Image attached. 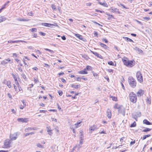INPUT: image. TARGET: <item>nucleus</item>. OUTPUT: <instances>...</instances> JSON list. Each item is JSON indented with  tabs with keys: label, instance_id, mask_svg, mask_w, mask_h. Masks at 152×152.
Masks as SVG:
<instances>
[{
	"label": "nucleus",
	"instance_id": "1",
	"mask_svg": "<svg viewBox=\"0 0 152 152\" xmlns=\"http://www.w3.org/2000/svg\"><path fill=\"white\" fill-rule=\"evenodd\" d=\"M122 61L124 64L128 67H132L135 64V61L134 60L129 61L127 58H125L122 59Z\"/></svg>",
	"mask_w": 152,
	"mask_h": 152
},
{
	"label": "nucleus",
	"instance_id": "2",
	"mask_svg": "<svg viewBox=\"0 0 152 152\" xmlns=\"http://www.w3.org/2000/svg\"><path fill=\"white\" fill-rule=\"evenodd\" d=\"M115 108L118 110V112L119 113H121L124 115H125V109L123 106L118 104H116L115 105Z\"/></svg>",
	"mask_w": 152,
	"mask_h": 152
},
{
	"label": "nucleus",
	"instance_id": "3",
	"mask_svg": "<svg viewBox=\"0 0 152 152\" xmlns=\"http://www.w3.org/2000/svg\"><path fill=\"white\" fill-rule=\"evenodd\" d=\"M128 82L130 86L132 88H134L137 84L136 80L133 77L130 76L128 78Z\"/></svg>",
	"mask_w": 152,
	"mask_h": 152
},
{
	"label": "nucleus",
	"instance_id": "4",
	"mask_svg": "<svg viewBox=\"0 0 152 152\" xmlns=\"http://www.w3.org/2000/svg\"><path fill=\"white\" fill-rule=\"evenodd\" d=\"M129 98L130 101L133 103H135L137 100L136 94L133 92H131L129 94Z\"/></svg>",
	"mask_w": 152,
	"mask_h": 152
},
{
	"label": "nucleus",
	"instance_id": "5",
	"mask_svg": "<svg viewBox=\"0 0 152 152\" xmlns=\"http://www.w3.org/2000/svg\"><path fill=\"white\" fill-rule=\"evenodd\" d=\"M12 141L9 139H7L4 142V148H10L11 146Z\"/></svg>",
	"mask_w": 152,
	"mask_h": 152
},
{
	"label": "nucleus",
	"instance_id": "6",
	"mask_svg": "<svg viewBox=\"0 0 152 152\" xmlns=\"http://www.w3.org/2000/svg\"><path fill=\"white\" fill-rule=\"evenodd\" d=\"M136 77L138 81L140 83L143 81V77L140 72L138 71L136 73Z\"/></svg>",
	"mask_w": 152,
	"mask_h": 152
},
{
	"label": "nucleus",
	"instance_id": "7",
	"mask_svg": "<svg viewBox=\"0 0 152 152\" xmlns=\"http://www.w3.org/2000/svg\"><path fill=\"white\" fill-rule=\"evenodd\" d=\"M41 24L44 26L50 27L51 28H53L54 26L58 27V25L56 23H55L54 24H52L50 23H42Z\"/></svg>",
	"mask_w": 152,
	"mask_h": 152
},
{
	"label": "nucleus",
	"instance_id": "8",
	"mask_svg": "<svg viewBox=\"0 0 152 152\" xmlns=\"http://www.w3.org/2000/svg\"><path fill=\"white\" fill-rule=\"evenodd\" d=\"M18 134V132L15 133L13 134H11L10 137V140L11 141L16 140L17 138V136Z\"/></svg>",
	"mask_w": 152,
	"mask_h": 152
},
{
	"label": "nucleus",
	"instance_id": "9",
	"mask_svg": "<svg viewBox=\"0 0 152 152\" xmlns=\"http://www.w3.org/2000/svg\"><path fill=\"white\" fill-rule=\"evenodd\" d=\"M17 121L19 122L22 123H26L28 121V118H19L17 119Z\"/></svg>",
	"mask_w": 152,
	"mask_h": 152
},
{
	"label": "nucleus",
	"instance_id": "10",
	"mask_svg": "<svg viewBox=\"0 0 152 152\" xmlns=\"http://www.w3.org/2000/svg\"><path fill=\"white\" fill-rule=\"evenodd\" d=\"M2 83L5 85H6L9 88L11 87V83L10 81H8L7 80L5 79L4 80Z\"/></svg>",
	"mask_w": 152,
	"mask_h": 152
},
{
	"label": "nucleus",
	"instance_id": "11",
	"mask_svg": "<svg viewBox=\"0 0 152 152\" xmlns=\"http://www.w3.org/2000/svg\"><path fill=\"white\" fill-rule=\"evenodd\" d=\"M96 129V126L95 125L90 127L89 128V133H91L93 131L95 130Z\"/></svg>",
	"mask_w": 152,
	"mask_h": 152
},
{
	"label": "nucleus",
	"instance_id": "12",
	"mask_svg": "<svg viewBox=\"0 0 152 152\" xmlns=\"http://www.w3.org/2000/svg\"><path fill=\"white\" fill-rule=\"evenodd\" d=\"M37 127H33V128L28 127V128H26L24 130L25 132H28V131H31L32 130H37Z\"/></svg>",
	"mask_w": 152,
	"mask_h": 152
},
{
	"label": "nucleus",
	"instance_id": "13",
	"mask_svg": "<svg viewBox=\"0 0 152 152\" xmlns=\"http://www.w3.org/2000/svg\"><path fill=\"white\" fill-rule=\"evenodd\" d=\"M91 52L94 54L95 56H96L97 57L102 58V56L101 55L99 54L98 53L96 52H94L93 51H91Z\"/></svg>",
	"mask_w": 152,
	"mask_h": 152
},
{
	"label": "nucleus",
	"instance_id": "14",
	"mask_svg": "<svg viewBox=\"0 0 152 152\" xmlns=\"http://www.w3.org/2000/svg\"><path fill=\"white\" fill-rule=\"evenodd\" d=\"M107 116L109 118H111V113L110 110L109 109H108L106 111Z\"/></svg>",
	"mask_w": 152,
	"mask_h": 152
},
{
	"label": "nucleus",
	"instance_id": "15",
	"mask_svg": "<svg viewBox=\"0 0 152 152\" xmlns=\"http://www.w3.org/2000/svg\"><path fill=\"white\" fill-rule=\"evenodd\" d=\"M134 49L138 53H143V51L139 48L136 47L134 48Z\"/></svg>",
	"mask_w": 152,
	"mask_h": 152
},
{
	"label": "nucleus",
	"instance_id": "16",
	"mask_svg": "<svg viewBox=\"0 0 152 152\" xmlns=\"http://www.w3.org/2000/svg\"><path fill=\"white\" fill-rule=\"evenodd\" d=\"M17 20L18 21H28L29 20V19L28 18L23 19L20 18H18L17 19Z\"/></svg>",
	"mask_w": 152,
	"mask_h": 152
},
{
	"label": "nucleus",
	"instance_id": "17",
	"mask_svg": "<svg viewBox=\"0 0 152 152\" xmlns=\"http://www.w3.org/2000/svg\"><path fill=\"white\" fill-rule=\"evenodd\" d=\"M80 136L79 143L80 144H82L83 141V134H81Z\"/></svg>",
	"mask_w": 152,
	"mask_h": 152
},
{
	"label": "nucleus",
	"instance_id": "18",
	"mask_svg": "<svg viewBox=\"0 0 152 152\" xmlns=\"http://www.w3.org/2000/svg\"><path fill=\"white\" fill-rule=\"evenodd\" d=\"M86 69H85L83 70L80 71L78 73L81 74H86L88 73V72L86 71Z\"/></svg>",
	"mask_w": 152,
	"mask_h": 152
},
{
	"label": "nucleus",
	"instance_id": "19",
	"mask_svg": "<svg viewBox=\"0 0 152 152\" xmlns=\"http://www.w3.org/2000/svg\"><path fill=\"white\" fill-rule=\"evenodd\" d=\"M123 38L126 41H127V42H134L132 40V39L129 38L128 37H123Z\"/></svg>",
	"mask_w": 152,
	"mask_h": 152
},
{
	"label": "nucleus",
	"instance_id": "20",
	"mask_svg": "<svg viewBox=\"0 0 152 152\" xmlns=\"http://www.w3.org/2000/svg\"><path fill=\"white\" fill-rule=\"evenodd\" d=\"M6 20V18L4 16H1L0 17V23H1Z\"/></svg>",
	"mask_w": 152,
	"mask_h": 152
},
{
	"label": "nucleus",
	"instance_id": "21",
	"mask_svg": "<svg viewBox=\"0 0 152 152\" xmlns=\"http://www.w3.org/2000/svg\"><path fill=\"white\" fill-rule=\"evenodd\" d=\"M143 123L144 124H146V125H150L152 124L149 121H148L146 119H144L143 121Z\"/></svg>",
	"mask_w": 152,
	"mask_h": 152
},
{
	"label": "nucleus",
	"instance_id": "22",
	"mask_svg": "<svg viewBox=\"0 0 152 152\" xmlns=\"http://www.w3.org/2000/svg\"><path fill=\"white\" fill-rule=\"evenodd\" d=\"M75 36L79 39L82 40L83 39V36L78 34H75Z\"/></svg>",
	"mask_w": 152,
	"mask_h": 152
},
{
	"label": "nucleus",
	"instance_id": "23",
	"mask_svg": "<svg viewBox=\"0 0 152 152\" xmlns=\"http://www.w3.org/2000/svg\"><path fill=\"white\" fill-rule=\"evenodd\" d=\"M71 86L72 87L76 89H77L78 88L80 87V85H76L74 84H72Z\"/></svg>",
	"mask_w": 152,
	"mask_h": 152
},
{
	"label": "nucleus",
	"instance_id": "24",
	"mask_svg": "<svg viewBox=\"0 0 152 152\" xmlns=\"http://www.w3.org/2000/svg\"><path fill=\"white\" fill-rule=\"evenodd\" d=\"M143 91L141 89L139 90L137 93V94L138 96H141L142 94V92Z\"/></svg>",
	"mask_w": 152,
	"mask_h": 152
},
{
	"label": "nucleus",
	"instance_id": "25",
	"mask_svg": "<svg viewBox=\"0 0 152 152\" xmlns=\"http://www.w3.org/2000/svg\"><path fill=\"white\" fill-rule=\"evenodd\" d=\"M146 102L147 104H151V99L150 98H148L147 97L146 99Z\"/></svg>",
	"mask_w": 152,
	"mask_h": 152
},
{
	"label": "nucleus",
	"instance_id": "26",
	"mask_svg": "<svg viewBox=\"0 0 152 152\" xmlns=\"http://www.w3.org/2000/svg\"><path fill=\"white\" fill-rule=\"evenodd\" d=\"M100 45L105 49H106L107 48V46L106 45L102 43H100Z\"/></svg>",
	"mask_w": 152,
	"mask_h": 152
},
{
	"label": "nucleus",
	"instance_id": "27",
	"mask_svg": "<svg viewBox=\"0 0 152 152\" xmlns=\"http://www.w3.org/2000/svg\"><path fill=\"white\" fill-rule=\"evenodd\" d=\"M99 4H100V5H102L104 7H108V5L106 3H102V2H99Z\"/></svg>",
	"mask_w": 152,
	"mask_h": 152
},
{
	"label": "nucleus",
	"instance_id": "28",
	"mask_svg": "<svg viewBox=\"0 0 152 152\" xmlns=\"http://www.w3.org/2000/svg\"><path fill=\"white\" fill-rule=\"evenodd\" d=\"M150 136H151L150 134H147V135H144L142 137V140H144L147 137H148Z\"/></svg>",
	"mask_w": 152,
	"mask_h": 152
},
{
	"label": "nucleus",
	"instance_id": "29",
	"mask_svg": "<svg viewBox=\"0 0 152 152\" xmlns=\"http://www.w3.org/2000/svg\"><path fill=\"white\" fill-rule=\"evenodd\" d=\"M151 130V129H150L147 128H145V129H144L142 131L143 132H147L150 131Z\"/></svg>",
	"mask_w": 152,
	"mask_h": 152
},
{
	"label": "nucleus",
	"instance_id": "30",
	"mask_svg": "<svg viewBox=\"0 0 152 152\" xmlns=\"http://www.w3.org/2000/svg\"><path fill=\"white\" fill-rule=\"evenodd\" d=\"M81 122H77V123L75 124V128H78L80 126L79 125L80 124Z\"/></svg>",
	"mask_w": 152,
	"mask_h": 152
},
{
	"label": "nucleus",
	"instance_id": "31",
	"mask_svg": "<svg viewBox=\"0 0 152 152\" xmlns=\"http://www.w3.org/2000/svg\"><path fill=\"white\" fill-rule=\"evenodd\" d=\"M37 146L40 148H44V147L43 145H41L40 143H38L37 144Z\"/></svg>",
	"mask_w": 152,
	"mask_h": 152
},
{
	"label": "nucleus",
	"instance_id": "32",
	"mask_svg": "<svg viewBox=\"0 0 152 152\" xmlns=\"http://www.w3.org/2000/svg\"><path fill=\"white\" fill-rule=\"evenodd\" d=\"M136 126V123L135 122H134L131 125V127H134Z\"/></svg>",
	"mask_w": 152,
	"mask_h": 152
},
{
	"label": "nucleus",
	"instance_id": "33",
	"mask_svg": "<svg viewBox=\"0 0 152 152\" xmlns=\"http://www.w3.org/2000/svg\"><path fill=\"white\" fill-rule=\"evenodd\" d=\"M17 87L18 88V92L22 91V92H23V90L20 87V85H19V86H18Z\"/></svg>",
	"mask_w": 152,
	"mask_h": 152
},
{
	"label": "nucleus",
	"instance_id": "34",
	"mask_svg": "<svg viewBox=\"0 0 152 152\" xmlns=\"http://www.w3.org/2000/svg\"><path fill=\"white\" fill-rule=\"evenodd\" d=\"M31 31L32 32H36L37 31V29L35 28H32L31 29Z\"/></svg>",
	"mask_w": 152,
	"mask_h": 152
},
{
	"label": "nucleus",
	"instance_id": "35",
	"mask_svg": "<svg viewBox=\"0 0 152 152\" xmlns=\"http://www.w3.org/2000/svg\"><path fill=\"white\" fill-rule=\"evenodd\" d=\"M21 76L24 79H27V78L26 77V75L23 73L21 74Z\"/></svg>",
	"mask_w": 152,
	"mask_h": 152
},
{
	"label": "nucleus",
	"instance_id": "36",
	"mask_svg": "<svg viewBox=\"0 0 152 152\" xmlns=\"http://www.w3.org/2000/svg\"><path fill=\"white\" fill-rule=\"evenodd\" d=\"M45 50H47V51H48L49 52H50L51 53H53L54 52L53 50H50V49H47V48H45Z\"/></svg>",
	"mask_w": 152,
	"mask_h": 152
},
{
	"label": "nucleus",
	"instance_id": "37",
	"mask_svg": "<svg viewBox=\"0 0 152 152\" xmlns=\"http://www.w3.org/2000/svg\"><path fill=\"white\" fill-rule=\"evenodd\" d=\"M92 68L90 66H87L86 67V69L88 70H91Z\"/></svg>",
	"mask_w": 152,
	"mask_h": 152
},
{
	"label": "nucleus",
	"instance_id": "38",
	"mask_svg": "<svg viewBox=\"0 0 152 152\" xmlns=\"http://www.w3.org/2000/svg\"><path fill=\"white\" fill-rule=\"evenodd\" d=\"M12 77H13V78L14 79L15 81H17V77L15 76V75L13 74H12Z\"/></svg>",
	"mask_w": 152,
	"mask_h": 152
},
{
	"label": "nucleus",
	"instance_id": "39",
	"mask_svg": "<svg viewBox=\"0 0 152 152\" xmlns=\"http://www.w3.org/2000/svg\"><path fill=\"white\" fill-rule=\"evenodd\" d=\"M48 133L50 135H51L52 134V130H48L47 131Z\"/></svg>",
	"mask_w": 152,
	"mask_h": 152
},
{
	"label": "nucleus",
	"instance_id": "40",
	"mask_svg": "<svg viewBox=\"0 0 152 152\" xmlns=\"http://www.w3.org/2000/svg\"><path fill=\"white\" fill-rule=\"evenodd\" d=\"M51 7L53 10H56V6L54 4H52Z\"/></svg>",
	"mask_w": 152,
	"mask_h": 152
},
{
	"label": "nucleus",
	"instance_id": "41",
	"mask_svg": "<svg viewBox=\"0 0 152 152\" xmlns=\"http://www.w3.org/2000/svg\"><path fill=\"white\" fill-rule=\"evenodd\" d=\"M13 85H14V88L15 89V91H16L17 93H18V90L17 88V86L15 84H14Z\"/></svg>",
	"mask_w": 152,
	"mask_h": 152
},
{
	"label": "nucleus",
	"instance_id": "42",
	"mask_svg": "<svg viewBox=\"0 0 152 152\" xmlns=\"http://www.w3.org/2000/svg\"><path fill=\"white\" fill-rule=\"evenodd\" d=\"M7 95L8 96L10 99H12V96H11V94L9 93H8L7 94Z\"/></svg>",
	"mask_w": 152,
	"mask_h": 152
},
{
	"label": "nucleus",
	"instance_id": "43",
	"mask_svg": "<svg viewBox=\"0 0 152 152\" xmlns=\"http://www.w3.org/2000/svg\"><path fill=\"white\" fill-rule=\"evenodd\" d=\"M108 64L110 65H113V63L112 61H110L108 62Z\"/></svg>",
	"mask_w": 152,
	"mask_h": 152
},
{
	"label": "nucleus",
	"instance_id": "44",
	"mask_svg": "<svg viewBox=\"0 0 152 152\" xmlns=\"http://www.w3.org/2000/svg\"><path fill=\"white\" fill-rule=\"evenodd\" d=\"M43 66L44 67H50V66L49 64H47L45 63L44 64Z\"/></svg>",
	"mask_w": 152,
	"mask_h": 152
},
{
	"label": "nucleus",
	"instance_id": "45",
	"mask_svg": "<svg viewBox=\"0 0 152 152\" xmlns=\"http://www.w3.org/2000/svg\"><path fill=\"white\" fill-rule=\"evenodd\" d=\"M81 77H78L77 78V80H76L79 81H81Z\"/></svg>",
	"mask_w": 152,
	"mask_h": 152
},
{
	"label": "nucleus",
	"instance_id": "46",
	"mask_svg": "<svg viewBox=\"0 0 152 152\" xmlns=\"http://www.w3.org/2000/svg\"><path fill=\"white\" fill-rule=\"evenodd\" d=\"M143 18L144 19L147 20H149V19H150L149 17H144Z\"/></svg>",
	"mask_w": 152,
	"mask_h": 152
},
{
	"label": "nucleus",
	"instance_id": "47",
	"mask_svg": "<svg viewBox=\"0 0 152 152\" xmlns=\"http://www.w3.org/2000/svg\"><path fill=\"white\" fill-rule=\"evenodd\" d=\"M58 93L60 96H61L63 94V92L61 91H58Z\"/></svg>",
	"mask_w": 152,
	"mask_h": 152
},
{
	"label": "nucleus",
	"instance_id": "48",
	"mask_svg": "<svg viewBox=\"0 0 152 152\" xmlns=\"http://www.w3.org/2000/svg\"><path fill=\"white\" fill-rule=\"evenodd\" d=\"M39 34L43 36H45L46 35L45 33L42 32H40Z\"/></svg>",
	"mask_w": 152,
	"mask_h": 152
},
{
	"label": "nucleus",
	"instance_id": "49",
	"mask_svg": "<svg viewBox=\"0 0 152 152\" xmlns=\"http://www.w3.org/2000/svg\"><path fill=\"white\" fill-rule=\"evenodd\" d=\"M82 144H80L79 143L77 146V148H78V149H79L81 147V145Z\"/></svg>",
	"mask_w": 152,
	"mask_h": 152
},
{
	"label": "nucleus",
	"instance_id": "50",
	"mask_svg": "<svg viewBox=\"0 0 152 152\" xmlns=\"http://www.w3.org/2000/svg\"><path fill=\"white\" fill-rule=\"evenodd\" d=\"M34 81L35 83H37L39 82L37 79H35L34 78Z\"/></svg>",
	"mask_w": 152,
	"mask_h": 152
},
{
	"label": "nucleus",
	"instance_id": "51",
	"mask_svg": "<svg viewBox=\"0 0 152 152\" xmlns=\"http://www.w3.org/2000/svg\"><path fill=\"white\" fill-rule=\"evenodd\" d=\"M135 21H136L139 24H140L141 25H142V23L140 21H139L138 20H135Z\"/></svg>",
	"mask_w": 152,
	"mask_h": 152
},
{
	"label": "nucleus",
	"instance_id": "52",
	"mask_svg": "<svg viewBox=\"0 0 152 152\" xmlns=\"http://www.w3.org/2000/svg\"><path fill=\"white\" fill-rule=\"evenodd\" d=\"M15 84L17 86L20 85L18 80H17V81H15Z\"/></svg>",
	"mask_w": 152,
	"mask_h": 152
},
{
	"label": "nucleus",
	"instance_id": "53",
	"mask_svg": "<svg viewBox=\"0 0 152 152\" xmlns=\"http://www.w3.org/2000/svg\"><path fill=\"white\" fill-rule=\"evenodd\" d=\"M102 40L103 42H104L106 43L108 42V41L105 39L104 38L102 39Z\"/></svg>",
	"mask_w": 152,
	"mask_h": 152
},
{
	"label": "nucleus",
	"instance_id": "54",
	"mask_svg": "<svg viewBox=\"0 0 152 152\" xmlns=\"http://www.w3.org/2000/svg\"><path fill=\"white\" fill-rule=\"evenodd\" d=\"M51 120H52V121H55L56 122H57V120L56 119V118H51Z\"/></svg>",
	"mask_w": 152,
	"mask_h": 152
},
{
	"label": "nucleus",
	"instance_id": "55",
	"mask_svg": "<svg viewBox=\"0 0 152 152\" xmlns=\"http://www.w3.org/2000/svg\"><path fill=\"white\" fill-rule=\"evenodd\" d=\"M46 112H47V110H39V112L40 113H45Z\"/></svg>",
	"mask_w": 152,
	"mask_h": 152
},
{
	"label": "nucleus",
	"instance_id": "56",
	"mask_svg": "<svg viewBox=\"0 0 152 152\" xmlns=\"http://www.w3.org/2000/svg\"><path fill=\"white\" fill-rule=\"evenodd\" d=\"M7 5V3H5L4 5L2 6V7H1V8L3 9L5 8V7Z\"/></svg>",
	"mask_w": 152,
	"mask_h": 152
},
{
	"label": "nucleus",
	"instance_id": "57",
	"mask_svg": "<svg viewBox=\"0 0 152 152\" xmlns=\"http://www.w3.org/2000/svg\"><path fill=\"white\" fill-rule=\"evenodd\" d=\"M18 42H19V41L18 40H15V41H12V43H17Z\"/></svg>",
	"mask_w": 152,
	"mask_h": 152
},
{
	"label": "nucleus",
	"instance_id": "58",
	"mask_svg": "<svg viewBox=\"0 0 152 152\" xmlns=\"http://www.w3.org/2000/svg\"><path fill=\"white\" fill-rule=\"evenodd\" d=\"M61 81L64 83H66V81L64 78L61 79Z\"/></svg>",
	"mask_w": 152,
	"mask_h": 152
},
{
	"label": "nucleus",
	"instance_id": "59",
	"mask_svg": "<svg viewBox=\"0 0 152 152\" xmlns=\"http://www.w3.org/2000/svg\"><path fill=\"white\" fill-rule=\"evenodd\" d=\"M61 39L63 40H65L66 39V38L64 36H63L61 37Z\"/></svg>",
	"mask_w": 152,
	"mask_h": 152
},
{
	"label": "nucleus",
	"instance_id": "60",
	"mask_svg": "<svg viewBox=\"0 0 152 152\" xmlns=\"http://www.w3.org/2000/svg\"><path fill=\"white\" fill-rule=\"evenodd\" d=\"M11 111L14 113L15 114L16 113V112L15 110L14 109H12L11 110Z\"/></svg>",
	"mask_w": 152,
	"mask_h": 152
},
{
	"label": "nucleus",
	"instance_id": "61",
	"mask_svg": "<svg viewBox=\"0 0 152 152\" xmlns=\"http://www.w3.org/2000/svg\"><path fill=\"white\" fill-rule=\"evenodd\" d=\"M135 143V141H131L130 142V144L131 145H132L134 144Z\"/></svg>",
	"mask_w": 152,
	"mask_h": 152
},
{
	"label": "nucleus",
	"instance_id": "62",
	"mask_svg": "<svg viewBox=\"0 0 152 152\" xmlns=\"http://www.w3.org/2000/svg\"><path fill=\"white\" fill-rule=\"evenodd\" d=\"M34 70H38V68L37 67H34L32 68Z\"/></svg>",
	"mask_w": 152,
	"mask_h": 152
},
{
	"label": "nucleus",
	"instance_id": "63",
	"mask_svg": "<svg viewBox=\"0 0 152 152\" xmlns=\"http://www.w3.org/2000/svg\"><path fill=\"white\" fill-rule=\"evenodd\" d=\"M28 48L30 49H33L34 48L32 46H28Z\"/></svg>",
	"mask_w": 152,
	"mask_h": 152
},
{
	"label": "nucleus",
	"instance_id": "64",
	"mask_svg": "<svg viewBox=\"0 0 152 152\" xmlns=\"http://www.w3.org/2000/svg\"><path fill=\"white\" fill-rule=\"evenodd\" d=\"M18 70L20 71L21 72H22L23 71L22 69H21V67H18Z\"/></svg>",
	"mask_w": 152,
	"mask_h": 152
}]
</instances>
